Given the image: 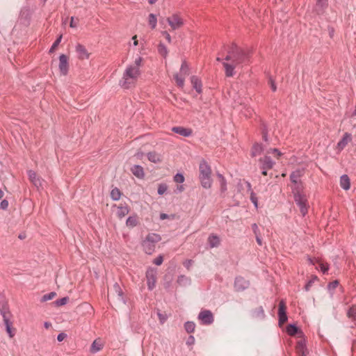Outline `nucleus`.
<instances>
[{
  "label": "nucleus",
  "instance_id": "63",
  "mask_svg": "<svg viewBox=\"0 0 356 356\" xmlns=\"http://www.w3.org/2000/svg\"><path fill=\"white\" fill-rule=\"evenodd\" d=\"M74 17H72L71 19H70V26L72 28L76 27V24L74 23Z\"/></svg>",
  "mask_w": 356,
  "mask_h": 356
},
{
  "label": "nucleus",
  "instance_id": "42",
  "mask_svg": "<svg viewBox=\"0 0 356 356\" xmlns=\"http://www.w3.org/2000/svg\"><path fill=\"white\" fill-rule=\"evenodd\" d=\"M175 79L176 81L177 84L181 87L183 88L184 86V76L183 75H179L176 74L175 76Z\"/></svg>",
  "mask_w": 356,
  "mask_h": 356
},
{
  "label": "nucleus",
  "instance_id": "47",
  "mask_svg": "<svg viewBox=\"0 0 356 356\" xmlns=\"http://www.w3.org/2000/svg\"><path fill=\"white\" fill-rule=\"evenodd\" d=\"M185 179L184 175L181 173H177L174 176V181L177 183L181 184L184 181Z\"/></svg>",
  "mask_w": 356,
  "mask_h": 356
},
{
  "label": "nucleus",
  "instance_id": "38",
  "mask_svg": "<svg viewBox=\"0 0 356 356\" xmlns=\"http://www.w3.org/2000/svg\"><path fill=\"white\" fill-rule=\"evenodd\" d=\"M347 315L348 318L353 320H356V305H354L349 308Z\"/></svg>",
  "mask_w": 356,
  "mask_h": 356
},
{
  "label": "nucleus",
  "instance_id": "14",
  "mask_svg": "<svg viewBox=\"0 0 356 356\" xmlns=\"http://www.w3.org/2000/svg\"><path fill=\"white\" fill-rule=\"evenodd\" d=\"M352 140V136L349 133H345L343 136V138L337 145V149L339 152H341L344 149V147Z\"/></svg>",
  "mask_w": 356,
  "mask_h": 356
},
{
  "label": "nucleus",
  "instance_id": "64",
  "mask_svg": "<svg viewBox=\"0 0 356 356\" xmlns=\"http://www.w3.org/2000/svg\"><path fill=\"white\" fill-rule=\"evenodd\" d=\"M168 218H169V216L166 213H161V215H160V219L161 220H165V219H167Z\"/></svg>",
  "mask_w": 356,
  "mask_h": 356
},
{
  "label": "nucleus",
  "instance_id": "15",
  "mask_svg": "<svg viewBox=\"0 0 356 356\" xmlns=\"http://www.w3.org/2000/svg\"><path fill=\"white\" fill-rule=\"evenodd\" d=\"M249 283L242 277H238L234 282V288L236 291H243L248 287Z\"/></svg>",
  "mask_w": 356,
  "mask_h": 356
},
{
  "label": "nucleus",
  "instance_id": "1",
  "mask_svg": "<svg viewBox=\"0 0 356 356\" xmlns=\"http://www.w3.org/2000/svg\"><path fill=\"white\" fill-rule=\"evenodd\" d=\"M249 51L238 48L232 44L227 51V54L222 63L225 70V74L228 77L233 76L235 74L234 69L237 65L243 62L248 57Z\"/></svg>",
  "mask_w": 356,
  "mask_h": 356
},
{
  "label": "nucleus",
  "instance_id": "46",
  "mask_svg": "<svg viewBox=\"0 0 356 356\" xmlns=\"http://www.w3.org/2000/svg\"><path fill=\"white\" fill-rule=\"evenodd\" d=\"M56 296V292H51L49 293L45 294L42 297V301L45 302L47 300H50L53 299Z\"/></svg>",
  "mask_w": 356,
  "mask_h": 356
},
{
  "label": "nucleus",
  "instance_id": "34",
  "mask_svg": "<svg viewBox=\"0 0 356 356\" xmlns=\"http://www.w3.org/2000/svg\"><path fill=\"white\" fill-rule=\"evenodd\" d=\"M286 332L291 336H293L296 334L300 332L299 331V329L295 325L293 324H290L286 327Z\"/></svg>",
  "mask_w": 356,
  "mask_h": 356
},
{
  "label": "nucleus",
  "instance_id": "36",
  "mask_svg": "<svg viewBox=\"0 0 356 356\" xmlns=\"http://www.w3.org/2000/svg\"><path fill=\"white\" fill-rule=\"evenodd\" d=\"M248 187L249 191H250V200L253 203L254 207L256 208H257V207H258L257 197H256L255 193L252 191L251 185L250 183H248Z\"/></svg>",
  "mask_w": 356,
  "mask_h": 356
},
{
  "label": "nucleus",
  "instance_id": "10",
  "mask_svg": "<svg viewBox=\"0 0 356 356\" xmlns=\"http://www.w3.org/2000/svg\"><path fill=\"white\" fill-rule=\"evenodd\" d=\"M239 88L240 85L238 83L233 85L229 92V95L236 102H238L239 104H243L244 102L240 99L242 94L239 93Z\"/></svg>",
  "mask_w": 356,
  "mask_h": 356
},
{
  "label": "nucleus",
  "instance_id": "56",
  "mask_svg": "<svg viewBox=\"0 0 356 356\" xmlns=\"http://www.w3.org/2000/svg\"><path fill=\"white\" fill-rule=\"evenodd\" d=\"M161 34L165 38L169 43L172 42L171 36L168 31H163L161 32Z\"/></svg>",
  "mask_w": 356,
  "mask_h": 356
},
{
  "label": "nucleus",
  "instance_id": "4",
  "mask_svg": "<svg viewBox=\"0 0 356 356\" xmlns=\"http://www.w3.org/2000/svg\"><path fill=\"white\" fill-rule=\"evenodd\" d=\"M161 240L160 235L154 233L149 234L142 243L143 250L148 254L154 251L156 243Z\"/></svg>",
  "mask_w": 356,
  "mask_h": 356
},
{
  "label": "nucleus",
  "instance_id": "59",
  "mask_svg": "<svg viewBox=\"0 0 356 356\" xmlns=\"http://www.w3.org/2000/svg\"><path fill=\"white\" fill-rule=\"evenodd\" d=\"M66 337H67V334L63 332H61V333L58 334V335L57 336V340L58 341H63Z\"/></svg>",
  "mask_w": 356,
  "mask_h": 356
},
{
  "label": "nucleus",
  "instance_id": "16",
  "mask_svg": "<svg viewBox=\"0 0 356 356\" xmlns=\"http://www.w3.org/2000/svg\"><path fill=\"white\" fill-rule=\"evenodd\" d=\"M172 131L184 137H188L192 134V130L191 129L184 128L183 127H172Z\"/></svg>",
  "mask_w": 356,
  "mask_h": 356
},
{
  "label": "nucleus",
  "instance_id": "28",
  "mask_svg": "<svg viewBox=\"0 0 356 356\" xmlns=\"http://www.w3.org/2000/svg\"><path fill=\"white\" fill-rule=\"evenodd\" d=\"M102 348V344L99 341L95 340L90 347V351L92 353H97Z\"/></svg>",
  "mask_w": 356,
  "mask_h": 356
},
{
  "label": "nucleus",
  "instance_id": "45",
  "mask_svg": "<svg viewBox=\"0 0 356 356\" xmlns=\"http://www.w3.org/2000/svg\"><path fill=\"white\" fill-rule=\"evenodd\" d=\"M61 40H62V35H59L58 38L56 40V41L54 42V44H52L51 47L49 49V53H53L55 51V49L57 48V47L61 42Z\"/></svg>",
  "mask_w": 356,
  "mask_h": 356
},
{
  "label": "nucleus",
  "instance_id": "52",
  "mask_svg": "<svg viewBox=\"0 0 356 356\" xmlns=\"http://www.w3.org/2000/svg\"><path fill=\"white\" fill-rule=\"evenodd\" d=\"M163 257L161 255H159V257L154 259L153 263L157 266H159L163 263Z\"/></svg>",
  "mask_w": 356,
  "mask_h": 356
},
{
  "label": "nucleus",
  "instance_id": "62",
  "mask_svg": "<svg viewBox=\"0 0 356 356\" xmlns=\"http://www.w3.org/2000/svg\"><path fill=\"white\" fill-rule=\"evenodd\" d=\"M313 283V280H310L307 282V284L305 285V289L307 291H308Z\"/></svg>",
  "mask_w": 356,
  "mask_h": 356
},
{
  "label": "nucleus",
  "instance_id": "25",
  "mask_svg": "<svg viewBox=\"0 0 356 356\" xmlns=\"http://www.w3.org/2000/svg\"><path fill=\"white\" fill-rule=\"evenodd\" d=\"M129 212V209L127 205H121L118 207L117 216L119 218H124Z\"/></svg>",
  "mask_w": 356,
  "mask_h": 356
},
{
  "label": "nucleus",
  "instance_id": "9",
  "mask_svg": "<svg viewBox=\"0 0 356 356\" xmlns=\"http://www.w3.org/2000/svg\"><path fill=\"white\" fill-rule=\"evenodd\" d=\"M111 297L115 298L119 302L125 303L123 298V291L120 285L115 282L111 290Z\"/></svg>",
  "mask_w": 356,
  "mask_h": 356
},
{
  "label": "nucleus",
  "instance_id": "7",
  "mask_svg": "<svg viewBox=\"0 0 356 356\" xmlns=\"http://www.w3.org/2000/svg\"><path fill=\"white\" fill-rule=\"evenodd\" d=\"M146 278L148 289L152 290L156 285V270L154 268H148L146 272Z\"/></svg>",
  "mask_w": 356,
  "mask_h": 356
},
{
  "label": "nucleus",
  "instance_id": "29",
  "mask_svg": "<svg viewBox=\"0 0 356 356\" xmlns=\"http://www.w3.org/2000/svg\"><path fill=\"white\" fill-rule=\"evenodd\" d=\"M263 152V147L260 144H254L252 149V156H256L257 155L261 154V153Z\"/></svg>",
  "mask_w": 356,
  "mask_h": 356
},
{
  "label": "nucleus",
  "instance_id": "6",
  "mask_svg": "<svg viewBox=\"0 0 356 356\" xmlns=\"http://www.w3.org/2000/svg\"><path fill=\"white\" fill-rule=\"evenodd\" d=\"M294 200L299 207L302 216H305L308 210L307 199L306 196L297 191L294 193Z\"/></svg>",
  "mask_w": 356,
  "mask_h": 356
},
{
  "label": "nucleus",
  "instance_id": "35",
  "mask_svg": "<svg viewBox=\"0 0 356 356\" xmlns=\"http://www.w3.org/2000/svg\"><path fill=\"white\" fill-rule=\"evenodd\" d=\"M177 282L181 286H186L191 284V280L184 275H180L177 279Z\"/></svg>",
  "mask_w": 356,
  "mask_h": 356
},
{
  "label": "nucleus",
  "instance_id": "57",
  "mask_svg": "<svg viewBox=\"0 0 356 356\" xmlns=\"http://www.w3.org/2000/svg\"><path fill=\"white\" fill-rule=\"evenodd\" d=\"M193 261L191 259L186 260L183 264L184 266L188 270L190 269L191 266L193 265Z\"/></svg>",
  "mask_w": 356,
  "mask_h": 356
},
{
  "label": "nucleus",
  "instance_id": "12",
  "mask_svg": "<svg viewBox=\"0 0 356 356\" xmlns=\"http://www.w3.org/2000/svg\"><path fill=\"white\" fill-rule=\"evenodd\" d=\"M259 162L261 170H270L275 165V162L268 154L265 155L263 158L259 159Z\"/></svg>",
  "mask_w": 356,
  "mask_h": 356
},
{
  "label": "nucleus",
  "instance_id": "22",
  "mask_svg": "<svg viewBox=\"0 0 356 356\" xmlns=\"http://www.w3.org/2000/svg\"><path fill=\"white\" fill-rule=\"evenodd\" d=\"M340 186L345 191H348L350 188V181L347 175H343L340 177Z\"/></svg>",
  "mask_w": 356,
  "mask_h": 356
},
{
  "label": "nucleus",
  "instance_id": "50",
  "mask_svg": "<svg viewBox=\"0 0 356 356\" xmlns=\"http://www.w3.org/2000/svg\"><path fill=\"white\" fill-rule=\"evenodd\" d=\"M167 189H168L167 185L164 184H161L159 186L158 193L159 195H163L166 192Z\"/></svg>",
  "mask_w": 356,
  "mask_h": 356
},
{
  "label": "nucleus",
  "instance_id": "18",
  "mask_svg": "<svg viewBox=\"0 0 356 356\" xmlns=\"http://www.w3.org/2000/svg\"><path fill=\"white\" fill-rule=\"evenodd\" d=\"M76 51L78 54V57L79 59L83 60L88 59L89 58V54L83 45L78 44L76 46Z\"/></svg>",
  "mask_w": 356,
  "mask_h": 356
},
{
  "label": "nucleus",
  "instance_id": "30",
  "mask_svg": "<svg viewBox=\"0 0 356 356\" xmlns=\"http://www.w3.org/2000/svg\"><path fill=\"white\" fill-rule=\"evenodd\" d=\"M296 348L300 353H307L306 343L304 339L300 340L297 343Z\"/></svg>",
  "mask_w": 356,
  "mask_h": 356
},
{
  "label": "nucleus",
  "instance_id": "8",
  "mask_svg": "<svg viewBox=\"0 0 356 356\" xmlns=\"http://www.w3.org/2000/svg\"><path fill=\"white\" fill-rule=\"evenodd\" d=\"M198 319L204 325H210L213 322V316L211 311L203 310L200 312Z\"/></svg>",
  "mask_w": 356,
  "mask_h": 356
},
{
  "label": "nucleus",
  "instance_id": "58",
  "mask_svg": "<svg viewBox=\"0 0 356 356\" xmlns=\"http://www.w3.org/2000/svg\"><path fill=\"white\" fill-rule=\"evenodd\" d=\"M1 314L2 315L3 320H4V316H6L7 319H10V314L8 311L1 310Z\"/></svg>",
  "mask_w": 356,
  "mask_h": 356
},
{
  "label": "nucleus",
  "instance_id": "48",
  "mask_svg": "<svg viewBox=\"0 0 356 356\" xmlns=\"http://www.w3.org/2000/svg\"><path fill=\"white\" fill-rule=\"evenodd\" d=\"M339 285V282L337 280H334L332 282H330L328 285H327V289L330 291V292H332Z\"/></svg>",
  "mask_w": 356,
  "mask_h": 356
},
{
  "label": "nucleus",
  "instance_id": "53",
  "mask_svg": "<svg viewBox=\"0 0 356 356\" xmlns=\"http://www.w3.org/2000/svg\"><path fill=\"white\" fill-rule=\"evenodd\" d=\"M158 316L161 324H163L167 320L168 318L166 314H163L160 312H158Z\"/></svg>",
  "mask_w": 356,
  "mask_h": 356
},
{
  "label": "nucleus",
  "instance_id": "13",
  "mask_svg": "<svg viewBox=\"0 0 356 356\" xmlns=\"http://www.w3.org/2000/svg\"><path fill=\"white\" fill-rule=\"evenodd\" d=\"M279 323L283 324L287 321V316L286 314V305L284 300H281L279 304Z\"/></svg>",
  "mask_w": 356,
  "mask_h": 356
},
{
  "label": "nucleus",
  "instance_id": "41",
  "mask_svg": "<svg viewBox=\"0 0 356 356\" xmlns=\"http://www.w3.org/2000/svg\"><path fill=\"white\" fill-rule=\"evenodd\" d=\"M252 315L254 318H262L264 317V309L261 307L257 308V309H255L253 313H252Z\"/></svg>",
  "mask_w": 356,
  "mask_h": 356
},
{
  "label": "nucleus",
  "instance_id": "44",
  "mask_svg": "<svg viewBox=\"0 0 356 356\" xmlns=\"http://www.w3.org/2000/svg\"><path fill=\"white\" fill-rule=\"evenodd\" d=\"M180 73L183 76H186L188 74V67L187 63L184 61L181 64V69H180Z\"/></svg>",
  "mask_w": 356,
  "mask_h": 356
},
{
  "label": "nucleus",
  "instance_id": "37",
  "mask_svg": "<svg viewBox=\"0 0 356 356\" xmlns=\"http://www.w3.org/2000/svg\"><path fill=\"white\" fill-rule=\"evenodd\" d=\"M120 197H121V192L120 191V190L118 188H115L112 189V191L111 192V197L112 198V200L117 201V200H120Z\"/></svg>",
  "mask_w": 356,
  "mask_h": 356
},
{
  "label": "nucleus",
  "instance_id": "24",
  "mask_svg": "<svg viewBox=\"0 0 356 356\" xmlns=\"http://www.w3.org/2000/svg\"><path fill=\"white\" fill-rule=\"evenodd\" d=\"M327 6V0H317L315 10L317 14H321L323 13L325 8Z\"/></svg>",
  "mask_w": 356,
  "mask_h": 356
},
{
  "label": "nucleus",
  "instance_id": "33",
  "mask_svg": "<svg viewBox=\"0 0 356 356\" xmlns=\"http://www.w3.org/2000/svg\"><path fill=\"white\" fill-rule=\"evenodd\" d=\"M138 220L136 216H129L126 221L127 227H134L137 225Z\"/></svg>",
  "mask_w": 356,
  "mask_h": 356
},
{
  "label": "nucleus",
  "instance_id": "43",
  "mask_svg": "<svg viewBox=\"0 0 356 356\" xmlns=\"http://www.w3.org/2000/svg\"><path fill=\"white\" fill-rule=\"evenodd\" d=\"M68 300H69V298L67 297H64L63 298L56 300L54 302V304L57 307H60V306L66 305L67 303Z\"/></svg>",
  "mask_w": 356,
  "mask_h": 356
},
{
  "label": "nucleus",
  "instance_id": "26",
  "mask_svg": "<svg viewBox=\"0 0 356 356\" xmlns=\"http://www.w3.org/2000/svg\"><path fill=\"white\" fill-rule=\"evenodd\" d=\"M220 238L217 235H210L208 238V242L211 248H216L220 245Z\"/></svg>",
  "mask_w": 356,
  "mask_h": 356
},
{
  "label": "nucleus",
  "instance_id": "31",
  "mask_svg": "<svg viewBox=\"0 0 356 356\" xmlns=\"http://www.w3.org/2000/svg\"><path fill=\"white\" fill-rule=\"evenodd\" d=\"M148 23L152 29H154L157 24V19L154 14L150 13L148 17Z\"/></svg>",
  "mask_w": 356,
  "mask_h": 356
},
{
  "label": "nucleus",
  "instance_id": "60",
  "mask_svg": "<svg viewBox=\"0 0 356 356\" xmlns=\"http://www.w3.org/2000/svg\"><path fill=\"white\" fill-rule=\"evenodd\" d=\"M195 343V338L193 336H190L186 341V344L188 346L193 345Z\"/></svg>",
  "mask_w": 356,
  "mask_h": 356
},
{
  "label": "nucleus",
  "instance_id": "23",
  "mask_svg": "<svg viewBox=\"0 0 356 356\" xmlns=\"http://www.w3.org/2000/svg\"><path fill=\"white\" fill-rule=\"evenodd\" d=\"M148 160L152 163H158L162 161L161 155L155 152H151L147 154Z\"/></svg>",
  "mask_w": 356,
  "mask_h": 356
},
{
  "label": "nucleus",
  "instance_id": "39",
  "mask_svg": "<svg viewBox=\"0 0 356 356\" xmlns=\"http://www.w3.org/2000/svg\"><path fill=\"white\" fill-rule=\"evenodd\" d=\"M158 51L164 58H165L168 54L167 47L162 43L159 44Z\"/></svg>",
  "mask_w": 356,
  "mask_h": 356
},
{
  "label": "nucleus",
  "instance_id": "51",
  "mask_svg": "<svg viewBox=\"0 0 356 356\" xmlns=\"http://www.w3.org/2000/svg\"><path fill=\"white\" fill-rule=\"evenodd\" d=\"M319 266H320L321 270L323 273H325L327 272V270L329 269V265L327 264L320 263Z\"/></svg>",
  "mask_w": 356,
  "mask_h": 356
},
{
  "label": "nucleus",
  "instance_id": "11",
  "mask_svg": "<svg viewBox=\"0 0 356 356\" xmlns=\"http://www.w3.org/2000/svg\"><path fill=\"white\" fill-rule=\"evenodd\" d=\"M58 68L62 75L65 76L69 70L68 58L65 54H61L59 56V65Z\"/></svg>",
  "mask_w": 356,
  "mask_h": 356
},
{
  "label": "nucleus",
  "instance_id": "17",
  "mask_svg": "<svg viewBox=\"0 0 356 356\" xmlns=\"http://www.w3.org/2000/svg\"><path fill=\"white\" fill-rule=\"evenodd\" d=\"M191 82L196 92L200 94L202 92V84L201 80L196 76L191 77Z\"/></svg>",
  "mask_w": 356,
  "mask_h": 356
},
{
  "label": "nucleus",
  "instance_id": "54",
  "mask_svg": "<svg viewBox=\"0 0 356 356\" xmlns=\"http://www.w3.org/2000/svg\"><path fill=\"white\" fill-rule=\"evenodd\" d=\"M8 207V202L6 200H3L0 203V208L3 210H6Z\"/></svg>",
  "mask_w": 356,
  "mask_h": 356
},
{
  "label": "nucleus",
  "instance_id": "2",
  "mask_svg": "<svg viewBox=\"0 0 356 356\" xmlns=\"http://www.w3.org/2000/svg\"><path fill=\"white\" fill-rule=\"evenodd\" d=\"M143 58L137 56L134 59V63L127 65L120 81V84L122 88L129 89L136 86L141 74L140 68L143 65Z\"/></svg>",
  "mask_w": 356,
  "mask_h": 356
},
{
  "label": "nucleus",
  "instance_id": "32",
  "mask_svg": "<svg viewBox=\"0 0 356 356\" xmlns=\"http://www.w3.org/2000/svg\"><path fill=\"white\" fill-rule=\"evenodd\" d=\"M217 176L220 180V191L222 193H225L227 191V182L225 177L220 173L217 174Z\"/></svg>",
  "mask_w": 356,
  "mask_h": 356
},
{
  "label": "nucleus",
  "instance_id": "27",
  "mask_svg": "<svg viewBox=\"0 0 356 356\" xmlns=\"http://www.w3.org/2000/svg\"><path fill=\"white\" fill-rule=\"evenodd\" d=\"M302 174H303V172L301 170H297L296 171H293L290 175L291 181L294 184H297L298 181V179H300V177H302Z\"/></svg>",
  "mask_w": 356,
  "mask_h": 356
},
{
  "label": "nucleus",
  "instance_id": "5",
  "mask_svg": "<svg viewBox=\"0 0 356 356\" xmlns=\"http://www.w3.org/2000/svg\"><path fill=\"white\" fill-rule=\"evenodd\" d=\"M166 22L172 31L180 29L185 24V20L179 12L171 14L166 18Z\"/></svg>",
  "mask_w": 356,
  "mask_h": 356
},
{
  "label": "nucleus",
  "instance_id": "61",
  "mask_svg": "<svg viewBox=\"0 0 356 356\" xmlns=\"http://www.w3.org/2000/svg\"><path fill=\"white\" fill-rule=\"evenodd\" d=\"M185 188L183 185H179L177 186L176 193H181L184 191Z\"/></svg>",
  "mask_w": 356,
  "mask_h": 356
},
{
  "label": "nucleus",
  "instance_id": "49",
  "mask_svg": "<svg viewBox=\"0 0 356 356\" xmlns=\"http://www.w3.org/2000/svg\"><path fill=\"white\" fill-rule=\"evenodd\" d=\"M267 154H273L277 158H279L282 156V153L279 151V149L274 148V149H270L266 152Z\"/></svg>",
  "mask_w": 356,
  "mask_h": 356
},
{
  "label": "nucleus",
  "instance_id": "3",
  "mask_svg": "<svg viewBox=\"0 0 356 356\" xmlns=\"http://www.w3.org/2000/svg\"><path fill=\"white\" fill-rule=\"evenodd\" d=\"M199 179L202 186L206 189L210 188L213 182L211 179V169L206 161H201L199 165Z\"/></svg>",
  "mask_w": 356,
  "mask_h": 356
},
{
  "label": "nucleus",
  "instance_id": "20",
  "mask_svg": "<svg viewBox=\"0 0 356 356\" xmlns=\"http://www.w3.org/2000/svg\"><path fill=\"white\" fill-rule=\"evenodd\" d=\"M4 325L6 326V332L8 333L10 338H13L15 333V330L13 328V323L10 319H7L6 316H4Z\"/></svg>",
  "mask_w": 356,
  "mask_h": 356
},
{
  "label": "nucleus",
  "instance_id": "21",
  "mask_svg": "<svg viewBox=\"0 0 356 356\" xmlns=\"http://www.w3.org/2000/svg\"><path fill=\"white\" fill-rule=\"evenodd\" d=\"M131 172L138 178L143 179L145 177L144 170L142 166L135 165L131 168Z\"/></svg>",
  "mask_w": 356,
  "mask_h": 356
},
{
  "label": "nucleus",
  "instance_id": "40",
  "mask_svg": "<svg viewBox=\"0 0 356 356\" xmlns=\"http://www.w3.org/2000/svg\"><path fill=\"white\" fill-rule=\"evenodd\" d=\"M184 327L188 333H192L195 330V325L192 321H188L185 323Z\"/></svg>",
  "mask_w": 356,
  "mask_h": 356
},
{
  "label": "nucleus",
  "instance_id": "19",
  "mask_svg": "<svg viewBox=\"0 0 356 356\" xmlns=\"http://www.w3.org/2000/svg\"><path fill=\"white\" fill-rule=\"evenodd\" d=\"M28 175L30 181L38 188L42 186L41 179L37 176L36 173L33 170L28 171Z\"/></svg>",
  "mask_w": 356,
  "mask_h": 356
},
{
  "label": "nucleus",
  "instance_id": "55",
  "mask_svg": "<svg viewBox=\"0 0 356 356\" xmlns=\"http://www.w3.org/2000/svg\"><path fill=\"white\" fill-rule=\"evenodd\" d=\"M268 82H269V83L270 85L271 90L273 92H275L276 90H277V86L275 85V81L271 77H270Z\"/></svg>",
  "mask_w": 356,
  "mask_h": 356
}]
</instances>
